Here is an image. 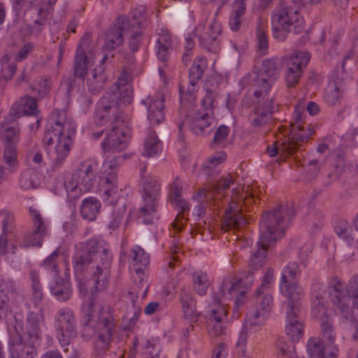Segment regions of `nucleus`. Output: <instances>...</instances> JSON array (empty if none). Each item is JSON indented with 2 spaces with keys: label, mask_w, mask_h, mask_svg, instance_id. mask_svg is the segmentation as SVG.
<instances>
[{
  "label": "nucleus",
  "mask_w": 358,
  "mask_h": 358,
  "mask_svg": "<svg viewBox=\"0 0 358 358\" xmlns=\"http://www.w3.org/2000/svg\"><path fill=\"white\" fill-rule=\"evenodd\" d=\"M235 182V177L231 173L223 176L216 183L208 186L206 188L199 189L196 196L194 199L200 202L208 203L213 210L224 209L222 230L227 231L238 229L246 224V220L243 214V206L249 209V206L255 203V192H250L248 188L245 192H240L233 189L231 196H225L227 191Z\"/></svg>",
  "instance_id": "1"
},
{
  "label": "nucleus",
  "mask_w": 358,
  "mask_h": 358,
  "mask_svg": "<svg viewBox=\"0 0 358 358\" xmlns=\"http://www.w3.org/2000/svg\"><path fill=\"white\" fill-rule=\"evenodd\" d=\"M73 262L76 273L83 275L92 292H103L108 287L112 255L103 241L92 238L76 245Z\"/></svg>",
  "instance_id": "2"
},
{
  "label": "nucleus",
  "mask_w": 358,
  "mask_h": 358,
  "mask_svg": "<svg viewBox=\"0 0 358 358\" xmlns=\"http://www.w3.org/2000/svg\"><path fill=\"white\" fill-rule=\"evenodd\" d=\"M254 279L253 273H249L245 278L228 275L223 280L220 292L212 296L213 301L208 306L207 311L210 315L208 331L210 336L217 337L224 334L222 321L227 314L226 302L235 299L237 308L243 304L246 290L243 284H251Z\"/></svg>",
  "instance_id": "3"
},
{
  "label": "nucleus",
  "mask_w": 358,
  "mask_h": 358,
  "mask_svg": "<svg viewBox=\"0 0 358 358\" xmlns=\"http://www.w3.org/2000/svg\"><path fill=\"white\" fill-rule=\"evenodd\" d=\"M113 312L110 306H101L93 299L85 301L82 306L83 330L92 329L96 334V351H106L110 347L116 325Z\"/></svg>",
  "instance_id": "4"
},
{
  "label": "nucleus",
  "mask_w": 358,
  "mask_h": 358,
  "mask_svg": "<svg viewBox=\"0 0 358 358\" xmlns=\"http://www.w3.org/2000/svg\"><path fill=\"white\" fill-rule=\"evenodd\" d=\"M329 293L334 307L340 311L343 322L355 329L354 340L358 338V273L352 275L347 282L338 277L329 282Z\"/></svg>",
  "instance_id": "5"
},
{
  "label": "nucleus",
  "mask_w": 358,
  "mask_h": 358,
  "mask_svg": "<svg viewBox=\"0 0 358 358\" xmlns=\"http://www.w3.org/2000/svg\"><path fill=\"white\" fill-rule=\"evenodd\" d=\"M76 124L65 110H55L51 113L43 142L48 145L55 143L54 162L61 165L70 152Z\"/></svg>",
  "instance_id": "6"
},
{
  "label": "nucleus",
  "mask_w": 358,
  "mask_h": 358,
  "mask_svg": "<svg viewBox=\"0 0 358 358\" xmlns=\"http://www.w3.org/2000/svg\"><path fill=\"white\" fill-rule=\"evenodd\" d=\"M305 0H292L291 3L282 2L275 8L271 17L273 37L278 41L286 40L290 32L295 34L302 33L305 29V21L300 14V10Z\"/></svg>",
  "instance_id": "7"
},
{
  "label": "nucleus",
  "mask_w": 358,
  "mask_h": 358,
  "mask_svg": "<svg viewBox=\"0 0 358 358\" xmlns=\"http://www.w3.org/2000/svg\"><path fill=\"white\" fill-rule=\"evenodd\" d=\"M306 112L301 107H295L293 113L294 122L290 123L291 130L289 136L282 143L275 142L267 147V153L270 157L278 154L292 155L294 152L308 141L310 136L314 134L310 124L306 125L304 117Z\"/></svg>",
  "instance_id": "8"
},
{
  "label": "nucleus",
  "mask_w": 358,
  "mask_h": 358,
  "mask_svg": "<svg viewBox=\"0 0 358 358\" xmlns=\"http://www.w3.org/2000/svg\"><path fill=\"white\" fill-rule=\"evenodd\" d=\"M294 214V209L287 205H279L264 214L259 223L262 242L273 244L281 238Z\"/></svg>",
  "instance_id": "9"
},
{
  "label": "nucleus",
  "mask_w": 358,
  "mask_h": 358,
  "mask_svg": "<svg viewBox=\"0 0 358 358\" xmlns=\"http://www.w3.org/2000/svg\"><path fill=\"white\" fill-rule=\"evenodd\" d=\"M45 324V315L42 311H31L27 314L24 323L15 319L14 331L10 330L9 340L18 336L24 347L37 350L42 341V327Z\"/></svg>",
  "instance_id": "10"
},
{
  "label": "nucleus",
  "mask_w": 358,
  "mask_h": 358,
  "mask_svg": "<svg viewBox=\"0 0 358 358\" xmlns=\"http://www.w3.org/2000/svg\"><path fill=\"white\" fill-rule=\"evenodd\" d=\"M97 164L92 160L80 163L73 174L64 182L68 199L75 201L83 192H89L94 186L97 177Z\"/></svg>",
  "instance_id": "11"
},
{
  "label": "nucleus",
  "mask_w": 358,
  "mask_h": 358,
  "mask_svg": "<svg viewBox=\"0 0 358 358\" xmlns=\"http://www.w3.org/2000/svg\"><path fill=\"white\" fill-rule=\"evenodd\" d=\"M121 157H108L102 165L99 180V194L110 205L117 204L116 198L119 192L117 173Z\"/></svg>",
  "instance_id": "12"
},
{
  "label": "nucleus",
  "mask_w": 358,
  "mask_h": 358,
  "mask_svg": "<svg viewBox=\"0 0 358 358\" xmlns=\"http://www.w3.org/2000/svg\"><path fill=\"white\" fill-rule=\"evenodd\" d=\"M254 295L253 304L246 314L245 328L251 332H257L265 324L272 309L273 299L271 292L257 294L255 290Z\"/></svg>",
  "instance_id": "13"
},
{
  "label": "nucleus",
  "mask_w": 358,
  "mask_h": 358,
  "mask_svg": "<svg viewBox=\"0 0 358 358\" xmlns=\"http://www.w3.org/2000/svg\"><path fill=\"white\" fill-rule=\"evenodd\" d=\"M281 68V62L278 59L264 60L261 67L254 71L253 85L256 87L254 95L259 98L266 95L275 81L278 79Z\"/></svg>",
  "instance_id": "14"
},
{
  "label": "nucleus",
  "mask_w": 358,
  "mask_h": 358,
  "mask_svg": "<svg viewBox=\"0 0 358 358\" xmlns=\"http://www.w3.org/2000/svg\"><path fill=\"white\" fill-rule=\"evenodd\" d=\"M118 117L112 122L111 129L107 133L101 145L105 152L114 150L121 152L124 150L131 137V127L129 116Z\"/></svg>",
  "instance_id": "15"
},
{
  "label": "nucleus",
  "mask_w": 358,
  "mask_h": 358,
  "mask_svg": "<svg viewBox=\"0 0 358 358\" xmlns=\"http://www.w3.org/2000/svg\"><path fill=\"white\" fill-rule=\"evenodd\" d=\"M300 264L289 262L282 270L280 281L281 293L288 299V302L301 303L304 292L296 282L301 275Z\"/></svg>",
  "instance_id": "16"
},
{
  "label": "nucleus",
  "mask_w": 358,
  "mask_h": 358,
  "mask_svg": "<svg viewBox=\"0 0 358 358\" xmlns=\"http://www.w3.org/2000/svg\"><path fill=\"white\" fill-rule=\"evenodd\" d=\"M54 324L57 338L62 346L68 345L77 336V320L70 308H61L57 311Z\"/></svg>",
  "instance_id": "17"
},
{
  "label": "nucleus",
  "mask_w": 358,
  "mask_h": 358,
  "mask_svg": "<svg viewBox=\"0 0 358 358\" xmlns=\"http://www.w3.org/2000/svg\"><path fill=\"white\" fill-rule=\"evenodd\" d=\"M183 182L179 176L175 178L170 186L169 199L172 206L177 208L178 213L172 223L176 232L180 231L185 226L190 205L182 196Z\"/></svg>",
  "instance_id": "18"
},
{
  "label": "nucleus",
  "mask_w": 358,
  "mask_h": 358,
  "mask_svg": "<svg viewBox=\"0 0 358 358\" xmlns=\"http://www.w3.org/2000/svg\"><path fill=\"white\" fill-rule=\"evenodd\" d=\"M129 269L134 281L139 287L148 289V275L145 273L150 263L149 255L140 246L132 247L129 254Z\"/></svg>",
  "instance_id": "19"
},
{
  "label": "nucleus",
  "mask_w": 358,
  "mask_h": 358,
  "mask_svg": "<svg viewBox=\"0 0 358 358\" xmlns=\"http://www.w3.org/2000/svg\"><path fill=\"white\" fill-rule=\"evenodd\" d=\"M180 110V113L185 117L184 121L178 124V130L181 132L184 124H187L190 130L197 136H205L210 134L215 124V119L213 113L208 112H197L192 115Z\"/></svg>",
  "instance_id": "20"
},
{
  "label": "nucleus",
  "mask_w": 358,
  "mask_h": 358,
  "mask_svg": "<svg viewBox=\"0 0 358 358\" xmlns=\"http://www.w3.org/2000/svg\"><path fill=\"white\" fill-rule=\"evenodd\" d=\"M310 58V55L305 51L295 52L285 58L286 64L285 79L288 87H293L299 83Z\"/></svg>",
  "instance_id": "21"
},
{
  "label": "nucleus",
  "mask_w": 358,
  "mask_h": 358,
  "mask_svg": "<svg viewBox=\"0 0 358 358\" xmlns=\"http://www.w3.org/2000/svg\"><path fill=\"white\" fill-rule=\"evenodd\" d=\"M198 37L200 45L209 52H216L220 43L219 36L221 34V24L215 19L206 25L201 22L195 27L193 32Z\"/></svg>",
  "instance_id": "22"
},
{
  "label": "nucleus",
  "mask_w": 358,
  "mask_h": 358,
  "mask_svg": "<svg viewBox=\"0 0 358 358\" xmlns=\"http://www.w3.org/2000/svg\"><path fill=\"white\" fill-rule=\"evenodd\" d=\"M145 22V8L143 7L136 8L131 11L127 18V30L131 32L127 39V43L133 52L139 49L142 43Z\"/></svg>",
  "instance_id": "23"
},
{
  "label": "nucleus",
  "mask_w": 358,
  "mask_h": 358,
  "mask_svg": "<svg viewBox=\"0 0 358 358\" xmlns=\"http://www.w3.org/2000/svg\"><path fill=\"white\" fill-rule=\"evenodd\" d=\"M91 37L85 34L78 45L73 62V74L76 78L84 79L88 68L94 62L90 47Z\"/></svg>",
  "instance_id": "24"
},
{
  "label": "nucleus",
  "mask_w": 358,
  "mask_h": 358,
  "mask_svg": "<svg viewBox=\"0 0 358 358\" xmlns=\"http://www.w3.org/2000/svg\"><path fill=\"white\" fill-rule=\"evenodd\" d=\"M29 212L33 222L34 230L24 236L23 246L41 247L45 237L50 234L48 223L40 212L34 207H29Z\"/></svg>",
  "instance_id": "25"
},
{
  "label": "nucleus",
  "mask_w": 358,
  "mask_h": 358,
  "mask_svg": "<svg viewBox=\"0 0 358 358\" xmlns=\"http://www.w3.org/2000/svg\"><path fill=\"white\" fill-rule=\"evenodd\" d=\"M122 103L120 101V103H117L106 96H103L96 110L94 123L98 126H103L110 120L113 122L117 117L121 120V116H128L121 109Z\"/></svg>",
  "instance_id": "26"
},
{
  "label": "nucleus",
  "mask_w": 358,
  "mask_h": 358,
  "mask_svg": "<svg viewBox=\"0 0 358 358\" xmlns=\"http://www.w3.org/2000/svg\"><path fill=\"white\" fill-rule=\"evenodd\" d=\"M127 18L118 16L103 34V44L102 48L112 51L124 43L123 32L127 30Z\"/></svg>",
  "instance_id": "27"
},
{
  "label": "nucleus",
  "mask_w": 358,
  "mask_h": 358,
  "mask_svg": "<svg viewBox=\"0 0 358 358\" xmlns=\"http://www.w3.org/2000/svg\"><path fill=\"white\" fill-rule=\"evenodd\" d=\"M143 103L147 108V117L152 125H157L164 120V96L161 92L149 95Z\"/></svg>",
  "instance_id": "28"
},
{
  "label": "nucleus",
  "mask_w": 358,
  "mask_h": 358,
  "mask_svg": "<svg viewBox=\"0 0 358 358\" xmlns=\"http://www.w3.org/2000/svg\"><path fill=\"white\" fill-rule=\"evenodd\" d=\"M301 303L288 302L287 306V325L285 332L292 341H298L303 335V324L298 320L297 316Z\"/></svg>",
  "instance_id": "29"
},
{
  "label": "nucleus",
  "mask_w": 358,
  "mask_h": 358,
  "mask_svg": "<svg viewBox=\"0 0 358 358\" xmlns=\"http://www.w3.org/2000/svg\"><path fill=\"white\" fill-rule=\"evenodd\" d=\"M307 352L310 358H338L339 349L334 344L324 345L321 338L313 337L308 341Z\"/></svg>",
  "instance_id": "30"
},
{
  "label": "nucleus",
  "mask_w": 358,
  "mask_h": 358,
  "mask_svg": "<svg viewBox=\"0 0 358 358\" xmlns=\"http://www.w3.org/2000/svg\"><path fill=\"white\" fill-rule=\"evenodd\" d=\"M346 87L344 78H334L331 80L325 89L324 101L331 106L340 105L344 97Z\"/></svg>",
  "instance_id": "31"
},
{
  "label": "nucleus",
  "mask_w": 358,
  "mask_h": 358,
  "mask_svg": "<svg viewBox=\"0 0 358 358\" xmlns=\"http://www.w3.org/2000/svg\"><path fill=\"white\" fill-rule=\"evenodd\" d=\"M38 112L36 99L30 96H24L11 106L8 115L11 120H14L23 115H35Z\"/></svg>",
  "instance_id": "32"
},
{
  "label": "nucleus",
  "mask_w": 358,
  "mask_h": 358,
  "mask_svg": "<svg viewBox=\"0 0 358 358\" xmlns=\"http://www.w3.org/2000/svg\"><path fill=\"white\" fill-rule=\"evenodd\" d=\"M48 7L49 6L43 1L42 2V0H15L13 3V8L17 13L23 9H34L39 17V19L35 20V23L40 25L45 22L48 14Z\"/></svg>",
  "instance_id": "33"
},
{
  "label": "nucleus",
  "mask_w": 358,
  "mask_h": 358,
  "mask_svg": "<svg viewBox=\"0 0 358 358\" xmlns=\"http://www.w3.org/2000/svg\"><path fill=\"white\" fill-rule=\"evenodd\" d=\"M179 300L184 317L191 322H196L201 316L196 309V301L192 294L186 288H182L179 293Z\"/></svg>",
  "instance_id": "34"
},
{
  "label": "nucleus",
  "mask_w": 358,
  "mask_h": 358,
  "mask_svg": "<svg viewBox=\"0 0 358 358\" xmlns=\"http://www.w3.org/2000/svg\"><path fill=\"white\" fill-rule=\"evenodd\" d=\"M145 169L141 171L143 185V199L157 201L161 196V182L157 177L151 174L144 175Z\"/></svg>",
  "instance_id": "35"
},
{
  "label": "nucleus",
  "mask_w": 358,
  "mask_h": 358,
  "mask_svg": "<svg viewBox=\"0 0 358 358\" xmlns=\"http://www.w3.org/2000/svg\"><path fill=\"white\" fill-rule=\"evenodd\" d=\"M189 79V84L187 87L183 85H179L180 110H183L185 113L192 107L196 101V94L198 91L197 85L199 80H194L193 83L191 78Z\"/></svg>",
  "instance_id": "36"
},
{
  "label": "nucleus",
  "mask_w": 358,
  "mask_h": 358,
  "mask_svg": "<svg viewBox=\"0 0 358 358\" xmlns=\"http://www.w3.org/2000/svg\"><path fill=\"white\" fill-rule=\"evenodd\" d=\"M156 49L158 59L163 62H167L173 50V41L169 32L162 31L161 34H159Z\"/></svg>",
  "instance_id": "37"
},
{
  "label": "nucleus",
  "mask_w": 358,
  "mask_h": 358,
  "mask_svg": "<svg viewBox=\"0 0 358 358\" xmlns=\"http://www.w3.org/2000/svg\"><path fill=\"white\" fill-rule=\"evenodd\" d=\"M143 148V155L147 157H155L162 150V143L156 131L150 128L148 129L144 139Z\"/></svg>",
  "instance_id": "38"
},
{
  "label": "nucleus",
  "mask_w": 358,
  "mask_h": 358,
  "mask_svg": "<svg viewBox=\"0 0 358 358\" xmlns=\"http://www.w3.org/2000/svg\"><path fill=\"white\" fill-rule=\"evenodd\" d=\"M106 80L104 69L101 66L94 68L86 79V85L89 91L94 94L99 93Z\"/></svg>",
  "instance_id": "39"
},
{
  "label": "nucleus",
  "mask_w": 358,
  "mask_h": 358,
  "mask_svg": "<svg viewBox=\"0 0 358 358\" xmlns=\"http://www.w3.org/2000/svg\"><path fill=\"white\" fill-rule=\"evenodd\" d=\"M157 208V201L143 199V203L138 211V219L141 220V222L146 224L152 223L159 217Z\"/></svg>",
  "instance_id": "40"
},
{
  "label": "nucleus",
  "mask_w": 358,
  "mask_h": 358,
  "mask_svg": "<svg viewBox=\"0 0 358 358\" xmlns=\"http://www.w3.org/2000/svg\"><path fill=\"white\" fill-rule=\"evenodd\" d=\"M20 341L18 336L9 340L11 358H34L37 355V350L24 347Z\"/></svg>",
  "instance_id": "41"
},
{
  "label": "nucleus",
  "mask_w": 358,
  "mask_h": 358,
  "mask_svg": "<svg viewBox=\"0 0 358 358\" xmlns=\"http://www.w3.org/2000/svg\"><path fill=\"white\" fill-rule=\"evenodd\" d=\"M20 129L17 126L1 123L0 129L1 140L3 145H17L20 141Z\"/></svg>",
  "instance_id": "42"
},
{
  "label": "nucleus",
  "mask_w": 358,
  "mask_h": 358,
  "mask_svg": "<svg viewBox=\"0 0 358 358\" xmlns=\"http://www.w3.org/2000/svg\"><path fill=\"white\" fill-rule=\"evenodd\" d=\"M272 245L270 243H262V240L257 242V249L254 252L249 261V266L253 270L261 268L265 264L266 252L268 248Z\"/></svg>",
  "instance_id": "43"
},
{
  "label": "nucleus",
  "mask_w": 358,
  "mask_h": 358,
  "mask_svg": "<svg viewBox=\"0 0 358 358\" xmlns=\"http://www.w3.org/2000/svg\"><path fill=\"white\" fill-rule=\"evenodd\" d=\"M101 203L94 197H89L83 200L80 214L82 217L89 221H93L96 218L100 212Z\"/></svg>",
  "instance_id": "44"
},
{
  "label": "nucleus",
  "mask_w": 358,
  "mask_h": 358,
  "mask_svg": "<svg viewBox=\"0 0 358 358\" xmlns=\"http://www.w3.org/2000/svg\"><path fill=\"white\" fill-rule=\"evenodd\" d=\"M54 278V283L50 286L51 292L59 301L68 300L71 295V286L69 282L64 279H59L57 276Z\"/></svg>",
  "instance_id": "45"
},
{
  "label": "nucleus",
  "mask_w": 358,
  "mask_h": 358,
  "mask_svg": "<svg viewBox=\"0 0 358 358\" xmlns=\"http://www.w3.org/2000/svg\"><path fill=\"white\" fill-rule=\"evenodd\" d=\"M226 154L219 152L210 156L203 164V172L208 177H213L218 173L217 167L226 159Z\"/></svg>",
  "instance_id": "46"
},
{
  "label": "nucleus",
  "mask_w": 358,
  "mask_h": 358,
  "mask_svg": "<svg viewBox=\"0 0 358 358\" xmlns=\"http://www.w3.org/2000/svg\"><path fill=\"white\" fill-rule=\"evenodd\" d=\"M40 184L38 174L34 169L22 172L19 178V187L24 190L35 189Z\"/></svg>",
  "instance_id": "47"
},
{
  "label": "nucleus",
  "mask_w": 358,
  "mask_h": 358,
  "mask_svg": "<svg viewBox=\"0 0 358 358\" xmlns=\"http://www.w3.org/2000/svg\"><path fill=\"white\" fill-rule=\"evenodd\" d=\"M3 161L10 172H15L18 167V151L17 145H3Z\"/></svg>",
  "instance_id": "48"
},
{
  "label": "nucleus",
  "mask_w": 358,
  "mask_h": 358,
  "mask_svg": "<svg viewBox=\"0 0 358 358\" xmlns=\"http://www.w3.org/2000/svg\"><path fill=\"white\" fill-rule=\"evenodd\" d=\"M208 66L207 59L203 56L196 57L189 71V78H191L192 82L194 80H199L202 78L203 73Z\"/></svg>",
  "instance_id": "49"
},
{
  "label": "nucleus",
  "mask_w": 358,
  "mask_h": 358,
  "mask_svg": "<svg viewBox=\"0 0 358 358\" xmlns=\"http://www.w3.org/2000/svg\"><path fill=\"white\" fill-rule=\"evenodd\" d=\"M192 284L194 291L201 296L205 295L210 286V281L206 273L196 271L192 275Z\"/></svg>",
  "instance_id": "50"
},
{
  "label": "nucleus",
  "mask_w": 358,
  "mask_h": 358,
  "mask_svg": "<svg viewBox=\"0 0 358 358\" xmlns=\"http://www.w3.org/2000/svg\"><path fill=\"white\" fill-rule=\"evenodd\" d=\"M132 76L131 73L126 69H124L118 78V85H125V95L120 93L121 102L124 104H130L133 101V95L131 87L127 84L131 80Z\"/></svg>",
  "instance_id": "51"
},
{
  "label": "nucleus",
  "mask_w": 358,
  "mask_h": 358,
  "mask_svg": "<svg viewBox=\"0 0 358 358\" xmlns=\"http://www.w3.org/2000/svg\"><path fill=\"white\" fill-rule=\"evenodd\" d=\"M0 221L2 226V233L12 236L15 228V220L13 213L6 209H2L0 210Z\"/></svg>",
  "instance_id": "52"
},
{
  "label": "nucleus",
  "mask_w": 358,
  "mask_h": 358,
  "mask_svg": "<svg viewBox=\"0 0 358 358\" xmlns=\"http://www.w3.org/2000/svg\"><path fill=\"white\" fill-rule=\"evenodd\" d=\"M334 231L339 238L348 244L353 242L352 229L347 220L343 219L338 220L334 227Z\"/></svg>",
  "instance_id": "53"
},
{
  "label": "nucleus",
  "mask_w": 358,
  "mask_h": 358,
  "mask_svg": "<svg viewBox=\"0 0 358 358\" xmlns=\"http://www.w3.org/2000/svg\"><path fill=\"white\" fill-rule=\"evenodd\" d=\"M126 213V206L124 203L118 204L112 211L110 220L107 224L109 229H117L122 222Z\"/></svg>",
  "instance_id": "54"
},
{
  "label": "nucleus",
  "mask_w": 358,
  "mask_h": 358,
  "mask_svg": "<svg viewBox=\"0 0 358 358\" xmlns=\"http://www.w3.org/2000/svg\"><path fill=\"white\" fill-rule=\"evenodd\" d=\"M311 314L313 317L320 319L321 321L329 318L327 317V308L322 296L316 295L315 298L312 299Z\"/></svg>",
  "instance_id": "55"
},
{
  "label": "nucleus",
  "mask_w": 358,
  "mask_h": 358,
  "mask_svg": "<svg viewBox=\"0 0 358 358\" xmlns=\"http://www.w3.org/2000/svg\"><path fill=\"white\" fill-rule=\"evenodd\" d=\"M31 282L32 295L34 301L36 303L40 302L43 297L42 287L40 283L39 274L34 270H31L29 273Z\"/></svg>",
  "instance_id": "56"
},
{
  "label": "nucleus",
  "mask_w": 358,
  "mask_h": 358,
  "mask_svg": "<svg viewBox=\"0 0 358 358\" xmlns=\"http://www.w3.org/2000/svg\"><path fill=\"white\" fill-rule=\"evenodd\" d=\"M52 82L50 78H41L36 84L31 87L32 92L38 96V99L45 97L50 92Z\"/></svg>",
  "instance_id": "57"
},
{
  "label": "nucleus",
  "mask_w": 358,
  "mask_h": 358,
  "mask_svg": "<svg viewBox=\"0 0 358 358\" xmlns=\"http://www.w3.org/2000/svg\"><path fill=\"white\" fill-rule=\"evenodd\" d=\"M230 133V128L226 125H220L215 131L214 137L210 144V147L215 148L218 146L224 147L225 141Z\"/></svg>",
  "instance_id": "58"
},
{
  "label": "nucleus",
  "mask_w": 358,
  "mask_h": 358,
  "mask_svg": "<svg viewBox=\"0 0 358 358\" xmlns=\"http://www.w3.org/2000/svg\"><path fill=\"white\" fill-rule=\"evenodd\" d=\"M320 327L323 338L329 343L334 344L336 337V333L332 320L329 318H326L325 320L321 321Z\"/></svg>",
  "instance_id": "59"
},
{
  "label": "nucleus",
  "mask_w": 358,
  "mask_h": 358,
  "mask_svg": "<svg viewBox=\"0 0 358 358\" xmlns=\"http://www.w3.org/2000/svg\"><path fill=\"white\" fill-rule=\"evenodd\" d=\"M277 343L280 350L279 358H298L295 346L292 343L285 342L284 339L280 338Z\"/></svg>",
  "instance_id": "60"
},
{
  "label": "nucleus",
  "mask_w": 358,
  "mask_h": 358,
  "mask_svg": "<svg viewBox=\"0 0 358 358\" xmlns=\"http://www.w3.org/2000/svg\"><path fill=\"white\" fill-rule=\"evenodd\" d=\"M59 258V250H55L49 257H48L43 262V266L48 271L52 273L53 277L58 275V264L57 259Z\"/></svg>",
  "instance_id": "61"
},
{
  "label": "nucleus",
  "mask_w": 358,
  "mask_h": 358,
  "mask_svg": "<svg viewBox=\"0 0 358 358\" xmlns=\"http://www.w3.org/2000/svg\"><path fill=\"white\" fill-rule=\"evenodd\" d=\"M273 110V103L270 101L259 103L255 112L257 113V115H260V117L262 116V118L268 122L271 120Z\"/></svg>",
  "instance_id": "62"
},
{
  "label": "nucleus",
  "mask_w": 358,
  "mask_h": 358,
  "mask_svg": "<svg viewBox=\"0 0 358 358\" xmlns=\"http://www.w3.org/2000/svg\"><path fill=\"white\" fill-rule=\"evenodd\" d=\"M215 96L216 92L215 91L208 87L206 89V94L201 101V106L206 110L205 112L213 113V109L215 107Z\"/></svg>",
  "instance_id": "63"
},
{
  "label": "nucleus",
  "mask_w": 358,
  "mask_h": 358,
  "mask_svg": "<svg viewBox=\"0 0 358 358\" xmlns=\"http://www.w3.org/2000/svg\"><path fill=\"white\" fill-rule=\"evenodd\" d=\"M273 281L274 271L273 268H268L264 273L263 280L260 286L256 289L257 290V294L260 292H270Z\"/></svg>",
  "instance_id": "64"
}]
</instances>
